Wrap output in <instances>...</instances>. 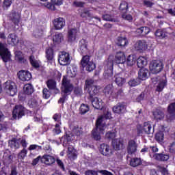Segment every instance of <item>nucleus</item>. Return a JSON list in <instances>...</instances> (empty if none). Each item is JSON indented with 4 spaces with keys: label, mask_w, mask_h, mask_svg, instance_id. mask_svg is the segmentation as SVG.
<instances>
[{
    "label": "nucleus",
    "mask_w": 175,
    "mask_h": 175,
    "mask_svg": "<svg viewBox=\"0 0 175 175\" xmlns=\"http://www.w3.org/2000/svg\"><path fill=\"white\" fill-rule=\"evenodd\" d=\"M102 17L103 20L105 21H111L116 23V19H114V18H113V16L109 14H104Z\"/></svg>",
    "instance_id": "obj_56"
},
{
    "label": "nucleus",
    "mask_w": 175,
    "mask_h": 175,
    "mask_svg": "<svg viewBox=\"0 0 175 175\" xmlns=\"http://www.w3.org/2000/svg\"><path fill=\"white\" fill-rule=\"evenodd\" d=\"M136 151H137V144H136V142L133 139L129 141L127 146L128 154H135Z\"/></svg>",
    "instance_id": "obj_22"
},
{
    "label": "nucleus",
    "mask_w": 175,
    "mask_h": 175,
    "mask_svg": "<svg viewBox=\"0 0 175 175\" xmlns=\"http://www.w3.org/2000/svg\"><path fill=\"white\" fill-rule=\"evenodd\" d=\"M29 62L31 64V65L33 66V68H40V65L39 64V62H38V60L35 59V56L33 55H31L29 57Z\"/></svg>",
    "instance_id": "obj_45"
},
{
    "label": "nucleus",
    "mask_w": 175,
    "mask_h": 175,
    "mask_svg": "<svg viewBox=\"0 0 175 175\" xmlns=\"http://www.w3.org/2000/svg\"><path fill=\"white\" fill-rule=\"evenodd\" d=\"M164 136L165 135L163 134V133L160 131L155 135V139L157 140V142H163Z\"/></svg>",
    "instance_id": "obj_59"
},
{
    "label": "nucleus",
    "mask_w": 175,
    "mask_h": 175,
    "mask_svg": "<svg viewBox=\"0 0 175 175\" xmlns=\"http://www.w3.org/2000/svg\"><path fill=\"white\" fill-rule=\"evenodd\" d=\"M33 35L35 36V38H40L43 35V30L42 29H36Z\"/></svg>",
    "instance_id": "obj_62"
},
{
    "label": "nucleus",
    "mask_w": 175,
    "mask_h": 175,
    "mask_svg": "<svg viewBox=\"0 0 175 175\" xmlns=\"http://www.w3.org/2000/svg\"><path fill=\"white\" fill-rule=\"evenodd\" d=\"M128 84L130 87H136V85H139L140 84V79L139 78L131 79Z\"/></svg>",
    "instance_id": "obj_47"
},
{
    "label": "nucleus",
    "mask_w": 175,
    "mask_h": 175,
    "mask_svg": "<svg viewBox=\"0 0 175 175\" xmlns=\"http://www.w3.org/2000/svg\"><path fill=\"white\" fill-rule=\"evenodd\" d=\"M68 158H70V159H76L77 155L73 152L74 150L72 146H70L68 148Z\"/></svg>",
    "instance_id": "obj_53"
},
{
    "label": "nucleus",
    "mask_w": 175,
    "mask_h": 175,
    "mask_svg": "<svg viewBox=\"0 0 175 175\" xmlns=\"http://www.w3.org/2000/svg\"><path fill=\"white\" fill-rule=\"evenodd\" d=\"M53 24L56 31H59L66 25L65 18L62 17L56 18L53 21Z\"/></svg>",
    "instance_id": "obj_14"
},
{
    "label": "nucleus",
    "mask_w": 175,
    "mask_h": 175,
    "mask_svg": "<svg viewBox=\"0 0 175 175\" xmlns=\"http://www.w3.org/2000/svg\"><path fill=\"white\" fill-rule=\"evenodd\" d=\"M105 137L106 139H112L113 140H114V137H116V133L109 131L108 133H106Z\"/></svg>",
    "instance_id": "obj_63"
},
{
    "label": "nucleus",
    "mask_w": 175,
    "mask_h": 175,
    "mask_svg": "<svg viewBox=\"0 0 175 175\" xmlns=\"http://www.w3.org/2000/svg\"><path fill=\"white\" fill-rule=\"evenodd\" d=\"M79 46L81 54H87V53H88V42H87V40H81L79 42Z\"/></svg>",
    "instance_id": "obj_29"
},
{
    "label": "nucleus",
    "mask_w": 175,
    "mask_h": 175,
    "mask_svg": "<svg viewBox=\"0 0 175 175\" xmlns=\"http://www.w3.org/2000/svg\"><path fill=\"white\" fill-rule=\"evenodd\" d=\"M138 32L142 35H148L150 33V29L147 27H142L138 29Z\"/></svg>",
    "instance_id": "obj_54"
},
{
    "label": "nucleus",
    "mask_w": 175,
    "mask_h": 175,
    "mask_svg": "<svg viewBox=\"0 0 175 175\" xmlns=\"http://www.w3.org/2000/svg\"><path fill=\"white\" fill-rule=\"evenodd\" d=\"M103 122L100 121V119L96 121V128L92 131V135L94 138V140H100V134H103L105 132V126H103Z\"/></svg>",
    "instance_id": "obj_5"
},
{
    "label": "nucleus",
    "mask_w": 175,
    "mask_h": 175,
    "mask_svg": "<svg viewBox=\"0 0 175 175\" xmlns=\"http://www.w3.org/2000/svg\"><path fill=\"white\" fill-rule=\"evenodd\" d=\"M85 85L88 88V92L90 97L95 96L99 93V88L96 85V81L93 79H88L85 81Z\"/></svg>",
    "instance_id": "obj_2"
},
{
    "label": "nucleus",
    "mask_w": 175,
    "mask_h": 175,
    "mask_svg": "<svg viewBox=\"0 0 175 175\" xmlns=\"http://www.w3.org/2000/svg\"><path fill=\"white\" fill-rule=\"evenodd\" d=\"M113 65H114V63L113 62V59L111 58V56H109L105 66V70L108 69V70H113Z\"/></svg>",
    "instance_id": "obj_48"
},
{
    "label": "nucleus",
    "mask_w": 175,
    "mask_h": 175,
    "mask_svg": "<svg viewBox=\"0 0 175 175\" xmlns=\"http://www.w3.org/2000/svg\"><path fill=\"white\" fill-rule=\"evenodd\" d=\"M46 57L48 61H53V58H54V51H53V49L49 48L46 49Z\"/></svg>",
    "instance_id": "obj_42"
},
{
    "label": "nucleus",
    "mask_w": 175,
    "mask_h": 175,
    "mask_svg": "<svg viewBox=\"0 0 175 175\" xmlns=\"http://www.w3.org/2000/svg\"><path fill=\"white\" fill-rule=\"evenodd\" d=\"M149 68L152 73L157 75L163 69V64L159 60H153L150 62Z\"/></svg>",
    "instance_id": "obj_6"
},
{
    "label": "nucleus",
    "mask_w": 175,
    "mask_h": 175,
    "mask_svg": "<svg viewBox=\"0 0 175 175\" xmlns=\"http://www.w3.org/2000/svg\"><path fill=\"white\" fill-rule=\"evenodd\" d=\"M137 65L138 68H141V69H142V68H144V66L147 65V60H146L144 57H139L137 59Z\"/></svg>",
    "instance_id": "obj_43"
},
{
    "label": "nucleus",
    "mask_w": 175,
    "mask_h": 175,
    "mask_svg": "<svg viewBox=\"0 0 175 175\" xmlns=\"http://www.w3.org/2000/svg\"><path fill=\"white\" fill-rule=\"evenodd\" d=\"M9 18L15 25H17L20 23V14L16 12V11H12L9 14Z\"/></svg>",
    "instance_id": "obj_28"
},
{
    "label": "nucleus",
    "mask_w": 175,
    "mask_h": 175,
    "mask_svg": "<svg viewBox=\"0 0 175 175\" xmlns=\"http://www.w3.org/2000/svg\"><path fill=\"white\" fill-rule=\"evenodd\" d=\"M18 77L22 81H29L32 79V75L29 71L21 70L18 72Z\"/></svg>",
    "instance_id": "obj_19"
},
{
    "label": "nucleus",
    "mask_w": 175,
    "mask_h": 175,
    "mask_svg": "<svg viewBox=\"0 0 175 175\" xmlns=\"http://www.w3.org/2000/svg\"><path fill=\"white\" fill-rule=\"evenodd\" d=\"M15 57L16 59L19 61V62H23V61L24 60V56L23 55V53L20 51L15 52Z\"/></svg>",
    "instance_id": "obj_57"
},
{
    "label": "nucleus",
    "mask_w": 175,
    "mask_h": 175,
    "mask_svg": "<svg viewBox=\"0 0 175 175\" xmlns=\"http://www.w3.org/2000/svg\"><path fill=\"white\" fill-rule=\"evenodd\" d=\"M77 33H79V30H77V29H69L68 30V42L69 43H73V42H76V39H77Z\"/></svg>",
    "instance_id": "obj_15"
},
{
    "label": "nucleus",
    "mask_w": 175,
    "mask_h": 175,
    "mask_svg": "<svg viewBox=\"0 0 175 175\" xmlns=\"http://www.w3.org/2000/svg\"><path fill=\"white\" fill-rule=\"evenodd\" d=\"M74 94L76 96H81V95H83V89L80 87L75 88Z\"/></svg>",
    "instance_id": "obj_60"
},
{
    "label": "nucleus",
    "mask_w": 175,
    "mask_h": 175,
    "mask_svg": "<svg viewBox=\"0 0 175 175\" xmlns=\"http://www.w3.org/2000/svg\"><path fill=\"white\" fill-rule=\"evenodd\" d=\"M103 92L106 96H110L113 94V88H111V85H108L104 88Z\"/></svg>",
    "instance_id": "obj_51"
},
{
    "label": "nucleus",
    "mask_w": 175,
    "mask_h": 175,
    "mask_svg": "<svg viewBox=\"0 0 175 175\" xmlns=\"http://www.w3.org/2000/svg\"><path fill=\"white\" fill-rule=\"evenodd\" d=\"M46 85L49 90H57V82L53 79L46 81Z\"/></svg>",
    "instance_id": "obj_44"
},
{
    "label": "nucleus",
    "mask_w": 175,
    "mask_h": 175,
    "mask_svg": "<svg viewBox=\"0 0 175 175\" xmlns=\"http://www.w3.org/2000/svg\"><path fill=\"white\" fill-rule=\"evenodd\" d=\"M152 158L155 159V161H159V162H166V161H169L170 156L167 154L154 153Z\"/></svg>",
    "instance_id": "obj_20"
},
{
    "label": "nucleus",
    "mask_w": 175,
    "mask_h": 175,
    "mask_svg": "<svg viewBox=\"0 0 175 175\" xmlns=\"http://www.w3.org/2000/svg\"><path fill=\"white\" fill-rule=\"evenodd\" d=\"M0 57H1L3 62H8L10 59V52L1 42H0Z\"/></svg>",
    "instance_id": "obj_11"
},
{
    "label": "nucleus",
    "mask_w": 175,
    "mask_h": 175,
    "mask_svg": "<svg viewBox=\"0 0 175 175\" xmlns=\"http://www.w3.org/2000/svg\"><path fill=\"white\" fill-rule=\"evenodd\" d=\"M147 42L145 40H139L135 44V50L137 51H143V50H146Z\"/></svg>",
    "instance_id": "obj_31"
},
{
    "label": "nucleus",
    "mask_w": 175,
    "mask_h": 175,
    "mask_svg": "<svg viewBox=\"0 0 175 175\" xmlns=\"http://www.w3.org/2000/svg\"><path fill=\"white\" fill-rule=\"evenodd\" d=\"M103 76L105 79L107 80H111L113 79V70H105Z\"/></svg>",
    "instance_id": "obj_49"
},
{
    "label": "nucleus",
    "mask_w": 175,
    "mask_h": 175,
    "mask_svg": "<svg viewBox=\"0 0 175 175\" xmlns=\"http://www.w3.org/2000/svg\"><path fill=\"white\" fill-rule=\"evenodd\" d=\"M120 10H121L123 13H126V12H128V3L122 2L120 3Z\"/></svg>",
    "instance_id": "obj_58"
},
{
    "label": "nucleus",
    "mask_w": 175,
    "mask_h": 175,
    "mask_svg": "<svg viewBox=\"0 0 175 175\" xmlns=\"http://www.w3.org/2000/svg\"><path fill=\"white\" fill-rule=\"evenodd\" d=\"M168 113L167 114V121L175 120V103H171L167 107Z\"/></svg>",
    "instance_id": "obj_16"
},
{
    "label": "nucleus",
    "mask_w": 175,
    "mask_h": 175,
    "mask_svg": "<svg viewBox=\"0 0 175 175\" xmlns=\"http://www.w3.org/2000/svg\"><path fill=\"white\" fill-rule=\"evenodd\" d=\"M154 35L160 39H163L164 38H166V33L161 29H157L155 31Z\"/></svg>",
    "instance_id": "obj_52"
},
{
    "label": "nucleus",
    "mask_w": 175,
    "mask_h": 175,
    "mask_svg": "<svg viewBox=\"0 0 175 175\" xmlns=\"http://www.w3.org/2000/svg\"><path fill=\"white\" fill-rule=\"evenodd\" d=\"M58 62L59 65L66 66L70 64V55L65 51L61 52L59 55Z\"/></svg>",
    "instance_id": "obj_8"
},
{
    "label": "nucleus",
    "mask_w": 175,
    "mask_h": 175,
    "mask_svg": "<svg viewBox=\"0 0 175 175\" xmlns=\"http://www.w3.org/2000/svg\"><path fill=\"white\" fill-rule=\"evenodd\" d=\"M8 144L11 148H15L16 150L20 148V138H13L9 141Z\"/></svg>",
    "instance_id": "obj_36"
},
{
    "label": "nucleus",
    "mask_w": 175,
    "mask_h": 175,
    "mask_svg": "<svg viewBox=\"0 0 175 175\" xmlns=\"http://www.w3.org/2000/svg\"><path fill=\"white\" fill-rule=\"evenodd\" d=\"M13 158H14V154H10L7 157H5L3 161L5 166L9 167V166L12 165V163H13Z\"/></svg>",
    "instance_id": "obj_41"
},
{
    "label": "nucleus",
    "mask_w": 175,
    "mask_h": 175,
    "mask_svg": "<svg viewBox=\"0 0 175 175\" xmlns=\"http://www.w3.org/2000/svg\"><path fill=\"white\" fill-rule=\"evenodd\" d=\"M61 5H62V0H51V4L49 8L51 10H56L55 6H61Z\"/></svg>",
    "instance_id": "obj_38"
},
{
    "label": "nucleus",
    "mask_w": 175,
    "mask_h": 175,
    "mask_svg": "<svg viewBox=\"0 0 175 175\" xmlns=\"http://www.w3.org/2000/svg\"><path fill=\"white\" fill-rule=\"evenodd\" d=\"M99 152L104 155V157H110L111 155V150H110V146L107 144H102L99 148Z\"/></svg>",
    "instance_id": "obj_21"
},
{
    "label": "nucleus",
    "mask_w": 175,
    "mask_h": 175,
    "mask_svg": "<svg viewBox=\"0 0 175 175\" xmlns=\"http://www.w3.org/2000/svg\"><path fill=\"white\" fill-rule=\"evenodd\" d=\"M98 173H100V174H103V175H113L111 172L105 170H99L98 171L89 170L85 171V175H98Z\"/></svg>",
    "instance_id": "obj_25"
},
{
    "label": "nucleus",
    "mask_w": 175,
    "mask_h": 175,
    "mask_svg": "<svg viewBox=\"0 0 175 175\" xmlns=\"http://www.w3.org/2000/svg\"><path fill=\"white\" fill-rule=\"evenodd\" d=\"M126 57H125V53L122 51H119L116 53V55L115 56V62L116 64H125Z\"/></svg>",
    "instance_id": "obj_26"
},
{
    "label": "nucleus",
    "mask_w": 175,
    "mask_h": 175,
    "mask_svg": "<svg viewBox=\"0 0 175 175\" xmlns=\"http://www.w3.org/2000/svg\"><path fill=\"white\" fill-rule=\"evenodd\" d=\"M40 103L41 101L38 97H33L29 100L27 105L29 107L36 110L34 111V113L36 114V112L40 109Z\"/></svg>",
    "instance_id": "obj_12"
},
{
    "label": "nucleus",
    "mask_w": 175,
    "mask_h": 175,
    "mask_svg": "<svg viewBox=\"0 0 175 175\" xmlns=\"http://www.w3.org/2000/svg\"><path fill=\"white\" fill-rule=\"evenodd\" d=\"M143 133H145V135H151L154 133V129H152V126L150 122H146L142 126L138 125L137 126V136H142L143 135Z\"/></svg>",
    "instance_id": "obj_3"
},
{
    "label": "nucleus",
    "mask_w": 175,
    "mask_h": 175,
    "mask_svg": "<svg viewBox=\"0 0 175 175\" xmlns=\"http://www.w3.org/2000/svg\"><path fill=\"white\" fill-rule=\"evenodd\" d=\"M81 65L83 68H85L88 72H92L96 69V66L93 60H91V56L84 55L81 61Z\"/></svg>",
    "instance_id": "obj_4"
},
{
    "label": "nucleus",
    "mask_w": 175,
    "mask_h": 175,
    "mask_svg": "<svg viewBox=\"0 0 175 175\" xmlns=\"http://www.w3.org/2000/svg\"><path fill=\"white\" fill-rule=\"evenodd\" d=\"M27 154H28V150L25 148H23L18 154V159H24L25 157H27Z\"/></svg>",
    "instance_id": "obj_55"
},
{
    "label": "nucleus",
    "mask_w": 175,
    "mask_h": 175,
    "mask_svg": "<svg viewBox=\"0 0 175 175\" xmlns=\"http://www.w3.org/2000/svg\"><path fill=\"white\" fill-rule=\"evenodd\" d=\"M94 96H92L91 97V95H89L88 99L91 101V103L94 109H96L97 110H102L103 109V106H105V104H103V101L102 100V99Z\"/></svg>",
    "instance_id": "obj_9"
},
{
    "label": "nucleus",
    "mask_w": 175,
    "mask_h": 175,
    "mask_svg": "<svg viewBox=\"0 0 175 175\" xmlns=\"http://www.w3.org/2000/svg\"><path fill=\"white\" fill-rule=\"evenodd\" d=\"M42 93L43 98H44V99H49V98H50V95H51L50 90H49V89L47 88H44V90H42Z\"/></svg>",
    "instance_id": "obj_61"
},
{
    "label": "nucleus",
    "mask_w": 175,
    "mask_h": 175,
    "mask_svg": "<svg viewBox=\"0 0 175 175\" xmlns=\"http://www.w3.org/2000/svg\"><path fill=\"white\" fill-rule=\"evenodd\" d=\"M111 118V112L107 111L105 113H104L103 116H100L96 121H101L103 122V126L106 128V120H110Z\"/></svg>",
    "instance_id": "obj_34"
},
{
    "label": "nucleus",
    "mask_w": 175,
    "mask_h": 175,
    "mask_svg": "<svg viewBox=\"0 0 175 175\" xmlns=\"http://www.w3.org/2000/svg\"><path fill=\"white\" fill-rule=\"evenodd\" d=\"M53 40L54 43H56L57 44L62 43V42H64V34H62V33H55L53 37Z\"/></svg>",
    "instance_id": "obj_37"
},
{
    "label": "nucleus",
    "mask_w": 175,
    "mask_h": 175,
    "mask_svg": "<svg viewBox=\"0 0 175 175\" xmlns=\"http://www.w3.org/2000/svg\"><path fill=\"white\" fill-rule=\"evenodd\" d=\"M130 165L131 166H133V167H136V166L142 165V160L139 158L131 159Z\"/></svg>",
    "instance_id": "obj_46"
},
{
    "label": "nucleus",
    "mask_w": 175,
    "mask_h": 175,
    "mask_svg": "<svg viewBox=\"0 0 175 175\" xmlns=\"http://www.w3.org/2000/svg\"><path fill=\"white\" fill-rule=\"evenodd\" d=\"M72 91H73V84L70 83V80L68 79L66 77H64L62 79V98H60L58 100V103H65V100H66V97L68 95H70L72 94Z\"/></svg>",
    "instance_id": "obj_1"
},
{
    "label": "nucleus",
    "mask_w": 175,
    "mask_h": 175,
    "mask_svg": "<svg viewBox=\"0 0 175 175\" xmlns=\"http://www.w3.org/2000/svg\"><path fill=\"white\" fill-rule=\"evenodd\" d=\"M80 16L82 17V18H90V20L92 18H95L96 20H98L100 23V21H102L100 18L98 16H94V14H91V12L88 9H83L80 14Z\"/></svg>",
    "instance_id": "obj_18"
},
{
    "label": "nucleus",
    "mask_w": 175,
    "mask_h": 175,
    "mask_svg": "<svg viewBox=\"0 0 175 175\" xmlns=\"http://www.w3.org/2000/svg\"><path fill=\"white\" fill-rule=\"evenodd\" d=\"M24 92L27 95H31L33 93V86L31 84H26L24 88Z\"/></svg>",
    "instance_id": "obj_39"
},
{
    "label": "nucleus",
    "mask_w": 175,
    "mask_h": 175,
    "mask_svg": "<svg viewBox=\"0 0 175 175\" xmlns=\"http://www.w3.org/2000/svg\"><path fill=\"white\" fill-rule=\"evenodd\" d=\"M53 132L55 135H59V133H61V128L59 127V124H55V128L53 130Z\"/></svg>",
    "instance_id": "obj_64"
},
{
    "label": "nucleus",
    "mask_w": 175,
    "mask_h": 175,
    "mask_svg": "<svg viewBox=\"0 0 175 175\" xmlns=\"http://www.w3.org/2000/svg\"><path fill=\"white\" fill-rule=\"evenodd\" d=\"M128 39L126 37H118L116 44L120 49H125L128 46Z\"/></svg>",
    "instance_id": "obj_23"
},
{
    "label": "nucleus",
    "mask_w": 175,
    "mask_h": 175,
    "mask_svg": "<svg viewBox=\"0 0 175 175\" xmlns=\"http://www.w3.org/2000/svg\"><path fill=\"white\" fill-rule=\"evenodd\" d=\"M149 73L150 71H148V69L146 68H142L139 70L138 72V79L139 80H147V79H148Z\"/></svg>",
    "instance_id": "obj_27"
},
{
    "label": "nucleus",
    "mask_w": 175,
    "mask_h": 175,
    "mask_svg": "<svg viewBox=\"0 0 175 175\" xmlns=\"http://www.w3.org/2000/svg\"><path fill=\"white\" fill-rule=\"evenodd\" d=\"M167 83V81H166V79H161L157 87L156 91H157L158 92H161V91H163V88L166 87Z\"/></svg>",
    "instance_id": "obj_40"
},
{
    "label": "nucleus",
    "mask_w": 175,
    "mask_h": 175,
    "mask_svg": "<svg viewBox=\"0 0 175 175\" xmlns=\"http://www.w3.org/2000/svg\"><path fill=\"white\" fill-rule=\"evenodd\" d=\"M42 163H45V165H53L55 162V159L53 156H50L49 154L44 155L41 159Z\"/></svg>",
    "instance_id": "obj_24"
},
{
    "label": "nucleus",
    "mask_w": 175,
    "mask_h": 175,
    "mask_svg": "<svg viewBox=\"0 0 175 175\" xmlns=\"http://www.w3.org/2000/svg\"><path fill=\"white\" fill-rule=\"evenodd\" d=\"M115 83L118 85V87H122L125 84V78L121 77L120 74H117L114 76Z\"/></svg>",
    "instance_id": "obj_35"
},
{
    "label": "nucleus",
    "mask_w": 175,
    "mask_h": 175,
    "mask_svg": "<svg viewBox=\"0 0 175 175\" xmlns=\"http://www.w3.org/2000/svg\"><path fill=\"white\" fill-rule=\"evenodd\" d=\"M112 147L116 151H121V150H124V148H125L124 139H122V138L112 139Z\"/></svg>",
    "instance_id": "obj_13"
},
{
    "label": "nucleus",
    "mask_w": 175,
    "mask_h": 175,
    "mask_svg": "<svg viewBox=\"0 0 175 175\" xmlns=\"http://www.w3.org/2000/svg\"><path fill=\"white\" fill-rule=\"evenodd\" d=\"M23 116H25V108L23 105L15 106L12 111L13 118L20 120Z\"/></svg>",
    "instance_id": "obj_10"
},
{
    "label": "nucleus",
    "mask_w": 175,
    "mask_h": 175,
    "mask_svg": "<svg viewBox=\"0 0 175 175\" xmlns=\"http://www.w3.org/2000/svg\"><path fill=\"white\" fill-rule=\"evenodd\" d=\"M137 61V57H136L135 55H129L126 59L125 63L127 66H133L135 64H136Z\"/></svg>",
    "instance_id": "obj_32"
},
{
    "label": "nucleus",
    "mask_w": 175,
    "mask_h": 175,
    "mask_svg": "<svg viewBox=\"0 0 175 175\" xmlns=\"http://www.w3.org/2000/svg\"><path fill=\"white\" fill-rule=\"evenodd\" d=\"M153 116L157 121L163 120L165 118V113L162 109H157L153 111Z\"/></svg>",
    "instance_id": "obj_30"
},
{
    "label": "nucleus",
    "mask_w": 175,
    "mask_h": 175,
    "mask_svg": "<svg viewBox=\"0 0 175 175\" xmlns=\"http://www.w3.org/2000/svg\"><path fill=\"white\" fill-rule=\"evenodd\" d=\"M7 42L9 44H17L18 43V38L16 33H10L7 38Z\"/></svg>",
    "instance_id": "obj_33"
},
{
    "label": "nucleus",
    "mask_w": 175,
    "mask_h": 175,
    "mask_svg": "<svg viewBox=\"0 0 175 175\" xmlns=\"http://www.w3.org/2000/svg\"><path fill=\"white\" fill-rule=\"evenodd\" d=\"M4 88L7 94H9L10 96H14V95L17 94V87L16 86V83H14V82L8 81L4 84Z\"/></svg>",
    "instance_id": "obj_7"
},
{
    "label": "nucleus",
    "mask_w": 175,
    "mask_h": 175,
    "mask_svg": "<svg viewBox=\"0 0 175 175\" xmlns=\"http://www.w3.org/2000/svg\"><path fill=\"white\" fill-rule=\"evenodd\" d=\"M79 111L81 114H85L88 111H90V106L85 104H81L79 108Z\"/></svg>",
    "instance_id": "obj_50"
},
{
    "label": "nucleus",
    "mask_w": 175,
    "mask_h": 175,
    "mask_svg": "<svg viewBox=\"0 0 175 175\" xmlns=\"http://www.w3.org/2000/svg\"><path fill=\"white\" fill-rule=\"evenodd\" d=\"M112 110L115 114H122L126 110V105L124 103H118L113 107Z\"/></svg>",
    "instance_id": "obj_17"
}]
</instances>
